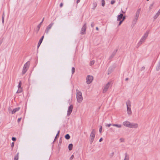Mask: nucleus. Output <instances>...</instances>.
<instances>
[{
	"label": "nucleus",
	"mask_w": 160,
	"mask_h": 160,
	"mask_svg": "<svg viewBox=\"0 0 160 160\" xmlns=\"http://www.w3.org/2000/svg\"><path fill=\"white\" fill-rule=\"evenodd\" d=\"M76 91L77 101L79 103H80L83 100L82 92L78 89H77Z\"/></svg>",
	"instance_id": "nucleus-1"
},
{
	"label": "nucleus",
	"mask_w": 160,
	"mask_h": 160,
	"mask_svg": "<svg viewBox=\"0 0 160 160\" xmlns=\"http://www.w3.org/2000/svg\"><path fill=\"white\" fill-rule=\"evenodd\" d=\"M127 108V112L128 115H131L132 113V111L131 109V102L129 100H128L126 102Z\"/></svg>",
	"instance_id": "nucleus-2"
},
{
	"label": "nucleus",
	"mask_w": 160,
	"mask_h": 160,
	"mask_svg": "<svg viewBox=\"0 0 160 160\" xmlns=\"http://www.w3.org/2000/svg\"><path fill=\"white\" fill-rule=\"evenodd\" d=\"M95 131L94 129H92L91 134H90V143L92 144L93 140L95 137Z\"/></svg>",
	"instance_id": "nucleus-3"
},
{
	"label": "nucleus",
	"mask_w": 160,
	"mask_h": 160,
	"mask_svg": "<svg viewBox=\"0 0 160 160\" xmlns=\"http://www.w3.org/2000/svg\"><path fill=\"white\" fill-rule=\"evenodd\" d=\"M93 79V77L92 76L88 75L86 79V81L88 84H89L91 83Z\"/></svg>",
	"instance_id": "nucleus-4"
},
{
	"label": "nucleus",
	"mask_w": 160,
	"mask_h": 160,
	"mask_svg": "<svg viewBox=\"0 0 160 160\" xmlns=\"http://www.w3.org/2000/svg\"><path fill=\"white\" fill-rule=\"evenodd\" d=\"M86 23H84L82 27L80 32V34L82 35L86 33Z\"/></svg>",
	"instance_id": "nucleus-5"
},
{
	"label": "nucleus",
	"mask_w": 160,
	"mask_h": 160,
	"mask_svg": "<svg viewBox=\"0 0 160 160\" xmlns=\"http://www.w3.org/2000/svg\"><path fill=\"white\" fill-rule=\"evenodd\" d=\"M110 84L111 82H108V83L106 84L103 89V93H105L107 91L110 85Z\"/></svg>",
	"instance_id": "nucleus-6"
},
{
	"label": "nucleus",
	"mask_w": 160,
	"mask_h": 160,
	"mask_svg": "<svg viewBox=\"0 0 160 160\" xmlns=\"http://www.w3.org/2000/svg\"><path fill=\"white\" fill-rule=\"evenodd\" d=\"M73 108L72 105H71L68 107L67 111V116H69L71 114Z\"/></svg>",
	"instance_id": "nucleus-7"
},
{
	"label": "nucleus",
	"mask_w": 160,
	"mask_h": 160,
	"mask_svg": "<svg viewBox=\"0 0 160 160\" xmlns=\"http://www.w3.org/2000/svg\"><path fill=\"white\" fill-rule=\"evenodd\" d=\"M111 125L113 126L116 127L118 128H121L122 127V125H121V124H106L105 125L106 127H109Z\"/></svg>",
	"instance_id": "nucleus-8"
},
{
	"label": "nucleus",
	"mask_w": 160,
	"mask_h": 160,
	"mask_svg": "<svg viewBox=\"0 0 160 160\" xmlns=\"http://www.w3.org/2000/svg\"><path fill=\"white\" fill-rule=\"evenodd\" d=\"M53 24V23H51L47 27L45 32L46 34H47L48 33L50 29L51 28Z\"/></svg>",
	"instance_id": "nucleus-9"
},
{
	"label": "nucleus",
	"mask_w": 160,
	"mask_h": 160,
	"mask_svg": "<svg viewBox=\"0 0 160 160\" xmlns=\"http://www.w3.org/2000/svg\"><path fill=\"white\" fill-rule=\"evenodd\" d=\"M129 128H137L138 127V124L136 123H131Z\"/></svg>",
	"instance_id": "nucleus-10"
},
{
	"label": "nucleus",
	"mask_w": 160,
	"mask_h": 160,
	"mask_svg": "<svg viewBox=\"0 0 160 160\" xmlns=\"http://www.w3.org/2000/svg\"><path fill=\"white\" fill-rule=\"evenodd\" d=\"M146 38L143 37H142V38H141L140 41L139 42L138 44V47L140 46L142 43L145 40H146Z\"/></svg>",
	"instance_id": "nucleus-11"
},
{
	"label": "nucleus",
	"mask_w": 160,
	"mask_h": 160,
	"mask_svg": "<svg viewBox=\"0 0 160 160\" xmlns=\"http://www.w3.org/2000/svg\"><path fill=\"white\" fill-rule=\"evenodd\" d=\"M130 122L128 121H125L123 122V124L124 126L129 128Z\"/></svg>",
	"instance_id": "nucleus-12"
},
{
	"label": "nucleus",
	"mask_w": 160,
	"mask_h": 160,
	"mask_svg": "<svg viewBox=\"0 0 160 160\" xmlns=\"http://www.w3.org/2000/svg\"><path fill=\"white\" fill-rule=\"evenodd\" d=\"M140 11H141L140 8H139L137 10L136 13V15H135V18L138 19Z\"/></svg>",
	"instance_id": "nucleus-13"
},
{
	"label": "nucleus",
	"mask_w": 160,
	"mask_h": 160,
	"mask_svg": "<svg viewBox=\"0 0 160 160\" xmlns=\"http://www.w3.org/2000/svg\"><path fill=\"white\" fill-rule=\"evenodd\" d=\"M140 11H141L140 8H139L137 10L136 13V15H135V18L138 19Z\"/></svg>",
	"instance_id": "nucleus-14"
},
{
	"label": "nucleus",
	"mask_w": 160,
	"mask_h": 160,
	"mask_svg": "<svg viewBox=\"0 0 160 160\" xmlns=\"http://www.w3.org/2000/svg\"><path fill=\"white\" fill-rule=\"evenodd\" d=\"M117 51V50H115L112 53V55L110 56V57H109V59H112L114 57V56L116 54Z\"/></svg>",
	"instance_id": "nucleus-15"
},
{
	"label": "nucleus",
	"mask_w": 160,
	"mask_h": 160,
	"mask_svg": "<svg viewBox=\"0 0 160 160\" xmlns=\"http://www.w3.org/2000/svg\"><path fill=\"white\" fill-rule=\"evenodd\" d=\"M44 18H43L42 20V21H41V22L39 23V24L38 25L37 27V28H38L37 32H38L39 31V30L40 29V28L41 27V26L42 25V22L44 20Z\"/></svg>",
	"instance_id": "nucleus-16"
},
{
	"label": "nucleus",
	"mask_w": 160,
	"mask_h": 160,
	"mask_svg": "<svg viewBox=\"0 0 160 160\" xmlns=\"http://www.w3.org/2000/svg\"><path fill=\"white\" fill-rule=\"evenodd\" d=\"M122 17L123 14L122 13H121L120 15L118 16L117 20L118 21L122 20L121 19H122Z\"/></svg>",
	"instance_id": "nucleus-17"
},
{
	"label": "nucleus",
	"mask_w": 160,
	"mask_h": 160,
	"mask_svg": "<svg viewBox=\"0 0 160 160\" xmlns=\"http://www.w3.org/2000/svg\"><path fill=\"white\" fill-rule=\"evenodd\" d=\"M160 9H159V10L158 11L157 13L154 16L153 18L154 19H156L158 17V16L160 15Z\"/></svg>",
	"instance_id": "nucleus-18"
},
{
	"label": "nucleus",
	"mask_w": 160,
	"mask_h": 160,
	"mask_svg": "<svg viewBox=\"0 0 160 160\" xmlns=\"http://www.w3.org/2000/svg\"><path fill=\"white\" fill-rule=\"evenodd\" d=\"M20 108L18 107L13 109L12 111V114H14L16 112H17L20 109Z\"/></svg>",
	"instance_id": "nucleus-19"
},
{
	"label": "nucleus",
	"mask_w": 160,
	"mask_h": 160,
	"mask_svg": "<svg viewBox=\"0 0 160 160\" xmlns=\"http://www.w3.org/2000/svg\"><path fill=\"white\" fill-rule=\"evenodd\" d=\"M30 63L29 62H27L24 65L23 68L28 69L29 65Z\"/></svg>",
	"instance_id": "nucleus-20"
},
{
	"label": "nucleus",
	"mask_w": 160,
	"mask_h": 160,
	"mask_svg": "<svg viewBox=\"0 0 160 160\" xmlns=\"http://www.w3.org/2000/svg\"><path fill=\"white\" fill-rule=\"evenodd\" d=\"M160 69V62H158V64L156 67V70L157 71H158Z\"/></svg>",
	"instance_id": "nucleus-21"
},
{
	"label": "nucleus",
	"mask_w": 160,
	"mask_h": 160,
	"mask_svg": "<svg viewBox=\"0 0 160 160\" xmlns=\"http://www.w3.org/2000/svg\"><path fill=\"white\" fill-rule=\"evenodd\" d=\"M138 19L135 18H134L133 19L132 22V24L133 25H134L136 24Z\"/></svg>",
	"instance_id": "nucleus-22"
},
{
	"label": "nucleus",
	"mask_w": 160,
	"mask_h": 160,
	"mask_svg": "<svg viewBox=\"0 0 160 160\" xmlns=\"http://www.w3.org/2000/svg\"><path fill=\"white\" fill-rule=\"evenodd\" d=\"M73 144L72 143L68 145V149L70 151L72 149Z\"/></svg>",
	"instance_id": "nucleus-23"
},
{
	"label": "nucleus",
	"mask_w": 160,
	"mask_h": 160,
	"mask_svg": "<svg viewBox=\"0 0 160 160\" xmlns=\"http://www.w3.org/2000/svg\"><path fill=\"white\" fill-rule=\"evenodd\" d=\"M28 69L26 68H24L23 67L22 71V74L23 75L25 74V73L27 71Z\"/></svg>",
	"instance_id": "nucleus-24"
},
{
	"label": "nucleus",
	"mask_w": 160,
	"mask_h": 160,
	"mask_svg": "<svg viewBox=\"0 0 160 160\" xmlns=\"http://www.w3.org/2000/svg\"><path fill=\"white\" fill-rule=\"evenodd\" d=\"M97 6V3L96 2H93V8H92V9L93 10H94Z\"/></svg>",
	"instance_id": "nucleus-25"
},
{
	"label": "nucleus",
	"mask_w": 160,
	"mask_h": 160,
	"mask_svg": "<svg viewBox=\"0 0 160 160\" xmlns=\"http://www.w3.org/2000/svg\"><path fill=\"white\" fill-rule=\"evenodd\" d=\"M65 138L66 139L68 140L70 138V137L69 134H67L65 135Z\"/></svg>",
	"instance_id": "nucleus-26"
},
{
	"label": "nucleus",
	"mask_w": 160,
	"mask_h": 160,
	"mask_svg": "<svg viewBox=\"0 0 160 160\" xmlns=\"http://www.w3.org/2000/svg\"><path fill=\"white\" fill-rule=\"evenodd\" d=\"M19 153H18L15 156L14 159V160H18V159Z\"/></svg>",
	"instance_id": "nucleus-27"
},
{
	"label": "nucleus",
	"mask_w": 160,
	"mask_h": 160,
	"mask_svg": "<svg viewBox=\"0 0 160 160\" xmlns=\"http://www.w3.org/2000/svg\"><path fill=\"white\" fill-rule=\"evenodd\" d=\"M148 32H147L144 34V35L142 37L146 39L147 37H148Z\"/></svg>",
	"instance_id": "nucleus-28"
},
{
	"label": "nucleus",
	"mask_w": 160,
	"mask_h": 160,
	"mask_svg": "<svg viewBox=\"0 0 160 160\" xmlns=\"http://www.w3.org/2000/svg\"><path fill=\"white\" fill-rule=\"evenodd\" d=\"M129 158L128 155L127 153H125V157L124 160H129Z\"/></svg>",
	"instance_id": "nucleus-29"
},
{
	"label": "nucleus",
	"mask_w": 160,
	"mask_h": 160,
	"mask_svg": "<svg viewBox=\"0 0 160 160\" xmlns=\"http://www.w3.org/2000/svg\"><path fill=\"white\" fill-rule=\"evenodd\" d=\"M112 67H110L108 69V74H109L112 72Z\"/></svg>",
	"instance_id": "nucleus-30"
},
{
	"label": "nucleus",
	"mask_w": 160,
	"mask_h": 160,
	"mask_svg": "<svg viewBox=\"0 0 160 160\" xmlns=\"http://www.w3.org/2000/svg\"><path fill=\"white\" fill-rule=\"evenodd\" d=\"M44 36H42V37L41 38H40V39L39 41V42L38 43H40V44H41L42 41V40L43 39V38H44Z\"/></svg>",
	"instance_id": "nucleus-31"
},
{
	"label": "nucleus",
	"mask_w": 160,
	"mask_h": 160,
	"mask_svg": "<svg viewBox=\"0 0 160 160\" xmlns=\"http://www.w3.org/2000/svg\"><path fill=\"white\" fill-rule=\"evenodd\" d=\"M21 85H22V82L21 81H20L19 82L18 85V89L22 88L21 87Z\"/></svg>",
	"instance_id": "nucleus-32"
},
{
	"label": "nucleus",
	"mask_w": 160,
	"mask_h": 160,
	"mask_svg": "<svg viewBox=\"0 0 160 160\" xmlns=\"http://www.w3.org/2000/svg\"><path fill=\"white\" fill-rule=\"evenodd\" d=\"M154 3L153 2L150 5L149 8V9L150 10H151L152 9V8L153 7V5H154Z\"/></svg>",
	"instance_id": "nucleus-33"
},
{
	"label": "nucleus",
	"mask_w": 160,
	"mask_h": 160,
	"mask_svg": "<svg viewBox=\"0 0 160 160\" xmlns=\"http://www.w3.org/2000/svg\"><path fill=\"white\" fill-rule=\"evenodd\" d=\"M95 62V61L94 60H92L90 62V66H92L93 64H94Z\"/></svg>",
	"instance_id": "nucleus-34"
},
{
	"label": "nucleus",
	"mask_w": 160,
	"mask_h": 160,
	"mask_svg": "<svg viewBox=\"0 0 160 160\" xmlns=\"http://www.w3.org/2000/svg\"><path fill=\"white\" fill-rule=\"evenodd\" d=\"M105 2L104 0H102V6L104 7L105 6Z\"/></svg>",
	"instance_id": "nucleus-35"
},
{
	"label": "nucleus",
	"mask_w": 160,
	"mask_h": 160,
	"mask_svg": "<svg viewBox=\"0 0 160 160\" xmlns=\"http://www.w3.org/2000/svg\"><path fill=\"white\" fill-rule=\"evenodd\" d=\"M22 92V88L18 89V90L17 92V93H19L21 92Z\"/></svg>",
	"instance_id": "nucleus-36"
},
{
	"label": "nucleus",
	"mask_w": 160,
	"mask_h": 160,
	"mask_svg": "<svg viewBox=\"0 0 160 160\" xmlns=\"http://www.w3.org/2000/svg\"><path fill=\"white\" fill-rule=\"evenodd\" d=\"M75 69L74 68L72 67V74H73L75 72Z\"/></svg>",
	"instance_id": "nucleus-37"
},
{
	"label": "nucleus",
	"mask_w": 160,
	"mask_h": 160,
	"mask_svg": "<svg viewBox=\"0 0 160 160\" xmlns=\"http://www.w3.org/2000/svg\"><path fill=\"white\" fill-rule=\"evenodd\" d=\"M8 112L9 113H11V112H12V109L10 107H9L8 108Z\"/></svg>",
	"instance_id": "nucleus-38"
},
{
	"label": "nucleus",
	"mask_w": 160,
	"mask_h": 160,
	"mask_svg": "<svg viewBox=\"0 0 160 160\" xmlns=\"http://www.w3.org/2000/svg\"><path fill=\"white\" fill-rule=\"evenodd\" d=\"M115 2V1L114 0H112L111 2V4H114Z\"/></svg>",
	"instance_id": "nucleus-39"
},
{
	"label": "nucleus",
	"mask_w": 160,
	"mask_h": 160,
	"mask_svg": "<svg viewBox=\"0 0 160 160\" xmlns=\"http://www.w3.org/2000/svg\"><path fill=\"white\" fill-rule=\"evenodd\" d=\"M102 130V126H101L99 129V132L101 133Z\"/></svg>",
	"instance_id": "nucleus-40"
},
{
	"label": "nucleus",
	"mask_w": 160,
	"mask_h": 160,
	"mask_svg": "<svg viewBox=\"0 0 160 160\" xmlns=\"http://www.w3.org/2000/svg\"><path fill=\"white\" fill-rule=\"evenodd\" d=\"M12 140L13 141H15L16 140V138L15 137H12Z\"/></svg>",
	"instance_id": "nucleus-41"
},
{
	"label": "nucleus",
	"mask_w": 160,
	"mask_h": 160,
	"mask_svg": "<svg viewBox=\"0 0 160 160\" xmlns=\"http://www.w3.org/2000/svg\"><path fill=\"white\" fill-rule=\"evenodd\" d=\"M14 142H12L11 143V147L12 148V149L13 148V147H14Z\"/></svg>",
	"instance_id": "nucleus-42"
},
{
	"label": "nucleus",
	"mask_w": 160,
	"mask_h": 160,
	"mask_svg": "<svg viewBox=\"0 0 160 160\" xmlns=\"http://www.w3.org/2000/svg\"><path fill=\"white\" fill-rule=\"evenodd\" d=\"M94 26V24L93 22H92L91 24V26L93 28Z\"/></svg>",
	"instance_id": "nucleus-43"
},
{
	"label": "nucleus",
	"mask_w": 160,
	"mask_h": 160,
	"mask_svg": "<svg viewBox=\"0 0 160 160\" xmlns=\"http://www.w3.org/2000/svg\"><path fill=\"white\" fill-rule=\"evenodd\" d=\"M2 23H3L4 22V17H3V15H2Z\"/></svg>",
	"instance_id": "nucleus-44"
},
{
	"label": "nucleus",
	"mask_w": 160,
	"mask_h": 160,
	"mask_svg": "<svg viewBox=\"0 0 160 160\" xmlns=\"http://www.w3.org/2000/svg\"><path fill=\"white\" fill-rule=\"evenodd\" d=\"M74 158V155H72L70 158V160H72Z\"/></svg>",
	"instance_id": "nucleus-45"
},
{
	"label": "nucleus",
	"mask_w": 160,
	"mask_h": 160,
	"mask_svg": "<svg viewBox=\"0 0 160 160\" xmlns=\"http://www.w3.org/2000/svg\"><path fill=\"white\" fill-rule=\"evenodd\" d=\"M125 18H126L125 16H123L122 18V20L123 21H124L125 20Z\"/></svg>",
	"instance_id": "nucleus-46"
},
{
	"label": "nucleus",
	"mask_w": 160,
	"mask_h": 160,
	"mask_svg": "<svg viewBox=\"0 0 160 160\" xmlns=\"http://www.w3.org/2000/svg\"><path fill=\"white\" fill-rule=\"evenodd\" d=\"M120 21V22L118 24V26H120L121 25V24H122V22H123V21H122V20H120V21Z\"/></svg>",
	"instance_id": "nucleus-47"
},
{
	"label": "nucleus",
	"mask_w": 160,
	"mask_h": 160,
	"mask_svg": "<svg viewBox=\"0 0 160 160\" xmlns=\"http://www.w3.org/2000/svg\"><path fill=\"white\" fill-rule=\"evenodd\" d=\"M110 129L113 132H115V130L114 129H113L112 128H111Z\"/></svg>",
	"instance_id": "nucleus-48"
},
{
	"label": "nucleus",
	"mask_w": 160,
	"mask_h": 160,
	"mask_svg": "<svg viewBox=\"0 0 160 160\" xmlns=\"http://www.w3.org/2000/svg\"><path fill=\"white\" fill-rule=\"evenodd\" d=\"M120 140L121 142H124V139L123 138H121Z\"/></svg>",
	"instance_id": "nucleus-49"
},
{
	"label": "nucleus",
	"mask_w": 160,
	"mask_h": 160,
	"mask_svg": "<svg viewBox=\"0 0 160 160\" xmlns=\"http://www.w3.org/2000/svg\"><path fill=\"white\" fill-rule=\"evenodd\" d=\"M21 118H18V122H19L21 121Z\"/></svg>",
	"instance_id": "nucleus-50"
},
{
	"label": "nucleus",
	"mask_w": 160,
	"mask_h": 160,
	"mask_svg": "<svg viewBox=\"0 0 160 160\" xmlns=\"http://www.w3.org/2000/svg\"><path fill=\"white\" fill-rule=\"evenodd\" d=\"M63 5V4L62 3H61L60 5V7L61 8Z\"/></svg>",
	"instance_id": "nucleus-51"
},
{
	"label": "nucleus",
	"mask_w": 160,
	"mask_h": 160,
	"mask_svg": "<svg viewBox=\"0 0 160 160\" xmlns=\"http://www.w3.org/2000/svg\"><path fill=\"white\" fill-rule=\"evenodd\" d=\"M102 139H103L102 138H101L99 140V142H101L102 141Z\"/></svg>",
	"instance_id": "nucleus-52"
},
{
	"label": "nucleus",
	"mask_w": 160,
	"mask_h": 160,
	"mask_svg": "<svg viewBox=\"0 0 160 160\" xmlns=\"http://www.w3.org/2000/svg\"><path fill=\"white\" fill-rule=\"evenodd\" d=\"M41 44L39 43H38V48L40 46V45Z\"/></svg>",
	"instance_id": "nucleus-53"
},
{
	"label": "nucleus",
	"mask_w": 160,
	"mask_h": 160,
	"mask_svg": "<svg viewBox=\"0 0 160 160\" xmlns=\"http://www.w3.org/2000/svg\"><path fill=\"white\" fill-rule=\"evenodd\" d=\"M80 0H77V3L78 4L80 2Z\"/></svg>",
	"instance_id": "nucleus-54"
},
{
	"label": "nucleus",
	"mask_w": 160,
	"mask_h": 160,
	"mask_svg": "<svg viewBox=\"0 0 160 160\" xmlns=\"http://www.w3.org/2000/svg\"><path fill=\"white\" fill-rule=\"evenodd\" d=\"M145 68V67H142V68L141 69H142V70H144Z\"/></svg>",
	"instance_id": "nucleus-55"
},
{
	"label": "nucleus",
	"mask_w": 160,
	"mask_h": 160,
	"mask_svg": "<svg viewBox=\"0 0 160 160\" xmlns=\"http://www.w3.org/2000/svg\"><path fill=\"white\" fill-rule=\"evenodd\" d=\"M121 12H122V13H125V12L123 11H122V10H121Z\"/></svg>",
	"instance_id": "nucleus-56"
},
{
	"label": "nucleus",
	"mask_w": 160,
	"mask_h": 160,
	"mask_svg": "<svg viewBox=\"0 0 160 160\" xmlns=\"http://www.w3.org/2000/svg\"><path fill=\"white\" fill-rule=\"evenodd\" d=\"M141 104H141V103H140L139 104V105H139V106H141Z\"/></svg>",
	"instance_id": "nucleus-57"
},
{
	"label": "nucleus",
	"mask_w": 160,
	"mask_h": 160,
	"mask_svg": "<svg viewBox=\"0 0 160 160\" xmlns=\"http://www.w3.org/2000/svg\"><path fill=\"white\" fill-rule=\"evenodd\" d=\"M128 78H126L125 79V81H128Z\"/></svg>",
	"instance_id": "nucleus-58"
},
{
	"label": "nucleus",
	"mask_w": 160,
	"mask_h": 160,
	"mask_svg": "<svg viewBox=\"0 0 160 160\" xmlns=\"http://www.w3.org/2000/svg\"><path fill=\"white\" fill-rule=\"evenodd\" d=\"M96 29L97 30H98L99 29L98 28V27H96Z\"/></svg>",
	"instance_id": "nucleus-59"
},
{
	"label": "nucleus",
	"mask_w": 160,
	"mask_h": 160,
	"mask_svg": "<svg viewBox=\"0 0 160 160\" xmlns=\"http://www.w3.org/2000/svg\"><path fill=\"white\" fill-rule=\"evenodd\" d=\"M59 133H60V131L58 130L57 133L59 134Z\"/></svg>",
	"instance_id": "nucleus-60"
},
{
	"label": "nucleus",
	"mask_w": 160,
	"mask_h": 160,
	"mask_svg": "<svg viewBox=\"0 0 160 160\" xmlns=\"http://www.w3.org/2000/svg\"><path fill=\"white\" fill-rule=\"evenodd\" d=\"M59 135V134L57 133L56 136L57 137H58V136Z\"/></svg>",
	"instance_id": "nucleus-61"
},
{
	"label": "nucleus",
	"mask_w": 160,
	"mask_h": 160,
	"mask_svg": "<svg viewBox=\"0 0 160 160\" xmlns=\"http://www.w3.org/2000/svg\"><path fill=\"white\" fill-rule=\"evenodd\" d=\"M59 135V134L57 133L56 136L57 137H58V136Z\"/></svg>",
	"instance_id": "nucleus-62"
},
{
	"label": "nucleus",
	"mask_w": 160,
	"mask_h": 160,
	"mask_svg": "<svg viewBox=\"0 0 160 160\" xmlns=\"http://www.w3.org/2000/svg\"><path fill=\"white\" fill-rule=\"evenodd\" d=\"M59 135V134L57 133L56 136L57 137H58V136Z\"/></svg>",
	"instance_id": "nucleus-63"
},
{
	"label": "nucleus",
	"mask_w": 160,
	"mask_h": 160,
	"mask_svg": "<svg viewBox=\"0 0 160 160\" xmlns=\"http://www.w3.org/2000/svg\"><path fill=\"white\" fill-rule=\"evenodd\" d=\"M57 138V137L56 136L55 139H54V140L56 139Z\"/></svg>",
	"instance_id": "nucleus-64"
}]
</instances>
